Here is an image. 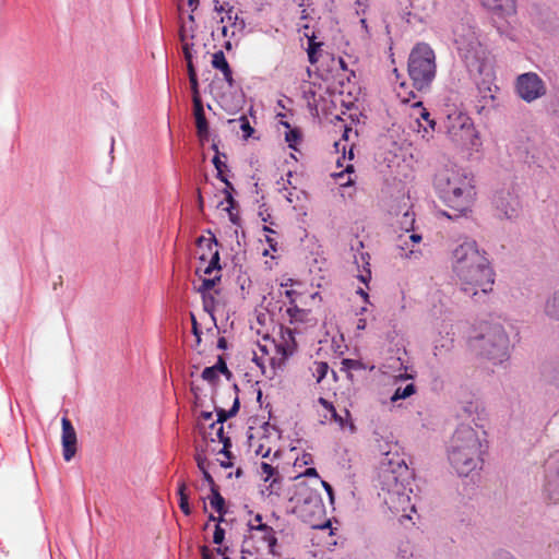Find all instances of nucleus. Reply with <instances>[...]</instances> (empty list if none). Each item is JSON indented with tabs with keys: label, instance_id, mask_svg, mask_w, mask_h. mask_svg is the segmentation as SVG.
<instances>
[{
	"label": "nucleus",
	"instance_id": "obj_1",
	"mask_svg": "<svg viewBox=\"0 0 559 559\" xmlns=\"http://www.w3.org/2000/svg\"><path fill=\"white\" fill-rule=\"evenodd\" d=\"M452 270L464 293L475 296L478 292L488 294L495 284V272L485 251L476 241L466 240L452 251Z\"/></svg>",
	"mask_w": 559,
	"mask_h": 559
},
{
	"label": "nucleus",
	"instance_id": "obj_2",
	"mask_svg": "<svg viewBox=\"0 0 559 559\" xmlns=\"http://www.w3.org/2000/svg\"><path fill=\"white\" fill-rule=\"evenodd\" d=\"M435 188L440 199L457 215H465L475 201L473 178L460 169L444 168L435 177Z\"/></svg>",
	"mask_w": 559,
	"mask_h": 559
},
{
	"label": "nucleus",
	"instance_id": "obj_3",
	"mask_svg": "<svg viewBox=\"0 0 559 559\" xmlns=\"http://www.w3.org/2000/svg\"><path fill=\"white\" fill-rule=\"evenodd\" d=\"M483 448L478 431L468 425H460L450 441L449 461L460 475L467 476L481 463Z\"/></svg>",
	"mask_w": 559,
	"mask_h": 559
},
{
	"label": "nucleus",
	"instance_id": "obj_4",
	"mask_svg": "<svg viewBox=\"0 0 559 559\" xmlns=\"http://www.w3.org/2000/svg\"><path fill=\"white\" fill-rule=\"evenodd\" d=\"M453 40L460 58L472 76L489 74L491 71L490 53L473 26L465 23L455 25Z\"/></svg>",
	"mask_w": 559,
	"mask_h": 559
},
{
	"label": "nucleus",
	"instance_id": "obj_5",
	"mask_svg": "<svg viewBox=\"0 0 559 559\" xmlns=\"http://www.w3.org/2000/svg\"><path fill=\"white\" fill-rule=\"evenodd\" d=\"M408 74L413 85L423 90L430 85L436 75V56L427 44H417L408 58Z\"/></svg>",
	"mask_w": 559,
	"mask_h": 559
},
{
	"label": "nucleus",
	"instance_id": "obj_6",
	"mask_svg": "<svg viewBox=\"0 0 559 559\" xmlns=\"http://www.w3.org/2000/svg\"><path fill=\"white\" fill-rule=\"evenodd\" d=\"M509 338L500 325L488 326L486 332L472 341V348L495 365L508 359Z\"/></svg>",
	"mask_w": 559,
	"mask_h": 559
},
{
	"label": "nucleus",
	"instance_id": "obj_7",
	"mask_svg": "<svg viewBox=\"0 0 559 559\" xmlns=\"http://www.w3.org/2000/svg\"><path fill=\"white\" fill-rule=\"evenodd\" d=\"M305 492H299L297 496L296 509L300 518L308 522L312 527L325 528L330 522L321 524L320 521L324 515V504L320 495L317 491L310 490L306 487L302 488Z\"/></svg>",
	"mask_w": 559,
	"mask_h": 559
},
{
	"label": "nucleus",
	"instance_id": "obj_8",
	"mask_svg": "<svg viewBox=\"0 0 559 559\" xmlns=\"http://www.w3.org/2000/svg\"><path fill=\"white\" fill-rule=\"evenodd\" d=\"M197 246L199 249H203L204 247L209 249V254L200 253L199 255L200 265L197 267V275H199V277L221 275L219 252L217 249L218 242L215 236H200L197 239Z\"/></svg>",
	"mask_w": 559,
	"mask_h": 559
},
{
	"label": "nucleus",
	"instance_id": "obj_9",
	"mask_svg": "<svg viewBox=\"0 0 559 559\" xmlns=\"http://www.w3.org/2000/svg\"><path fill=\"white\" fill-rule=\"evenodd\" d=\"M516 95L526 103H533L547 93L544 80L535 72L520 74L514 84Z\"/></svg>",
	"mask_w": 559,
	"mask_h": 559
},
{
	"label": "nucleus",
	"instance_id": "obj_10",
	"mask_svg": "<svg viewBox=\"0 0 559 559\" xmlns=\"http://www.w3.org/2000/svg\"><path fill=\"white\" fill-rule=\"evenodd\" d=\"M270 345L274 347V352L280 356L278 358H270L271 370L275 371V369L282 367L286 359L293 356L297 349L294 331L292 329L282 330L280 341L270 342Z\"/></svg>",
	"mask_w": 559,
	"mask_h": 559
},
{
	"label": "nucleus",
	"instance_id": "obj_11",
	"mask_svg": "<svg viewBox=\"0 0 559 559\" xmlns=\"http://www.w3.org/2000/svg\"><path fill=\"white\" fill-rule=\"evenodd\" d=\"M445 128L453 140L462 139L463 134H469L473 129L472 119L464 112L454 110L447 116Z\"/></svg>",
	"mask_w": 559,
	"mask_h": 559
},
{
	"label": "nucleus",
	"instance_id": "obj_12",
	"mask_svg": "<svg viewBox=\"0 0 559 559\" xmlns=\"http://www.w3.org/2000/svg\"><path fill=\"white\" fill-rule=\"evenodd\" d=\"M62 435V454L64 461L69 462L73 459L78 450V437L75 429L68 417L61 419Z\"/></svg>",
	"mask_w": 559,
	"mask_h": 559
},
{
	"label": "nucleus",
	"instance_id": "obj_13",
	"mask_svg": "<svg viewBox=\"0 0 559 559\" xmlns=\"http://www.w3.org/2000/svg\"><path fill=\"white\" fill-rule=\"evenodd\" d=\"M263 341L264 343L258 344V350L253 352L252 361L260 368L264 376L271 378L274 371L271 370L270 358H278L280 356L276 353L275 355H271L274 347L270 345V342H272L270 338L265 337Z\"/></svg>",
	"mask_w": 559,
	"mask_h": 559
},
{
	"label": "nucleus",
	"instance_id": "obj_14",
	"mask_svg": "<svg viewBox=\"0 0 559 559\" xmlns=\"http://www.w3.org/2000/svg\"><path fill=\"white\" fill-rule=\"evenodd\" d=\"M249 527L251 532L255 533L253 537L266 545L270 555L273 557L281 556L280 551L277 550L276 533L271 526L266 524L249 523Z\"/></svg>",
	"mask_w": 559,
	"mask_h": 559
},
{
	"label": "nucleus",
	"instance_id": "obj_15",
	"mask_svg": "<svg viewBox=\"0 0 559 559\" xmlns=\"http://www.w3.org/2000/svg\"><path fill=\"white\" fill-rule=\"evenodd\" d=\"M496 209L507 218H512L518 215L520 201L518 197L509 191L499 192L493 200Z\"/></svg>",
	"mask_w": 559,
	"mask_h": 559
},
{
	"label": "nucleus",
	"instance_id": "obj_16",
	"mask_svg": "<svg viewBox=\"0 0 559 559\" xmlns=\"http://www.w3.org/2000/svg\"><path fill=\"white\" fill-rule=\"evenodd\" d=\"M193 116L195 120L197 134L200 141H206L210 135V130L202 100L195 99V103L193 104Z\"/></svg>",
	"mask_w": 559,
	"mask_h": 559
},
{
	"label": "nucleus",
	"instance_id": "obj_17",
	"mask_svg": "<svg viewBox=\"0 0 559 559\" xmlns=\"http://www.w3.org/2000/svg\"><path fill=\"white\" fill-rule=\"evenodd\" d=\"M402 485L397 483L394 485L393 489H388V497H384L385 503L390 509L395 512L404 511V508H400L402 504L408 502V497L404 493H401Z\"/></svg>",
	"mask_w": 559,
	"mask_h": 559
},
{
	"label": "nucleus",
	"instance_id": "obj_18",
	"mask_svg": "<svg viewBox=\"0 0 559 559\" xmlns=\"http://www.w3.org/2000/svg\"><path fill=\"white\" fill-rule=\"evenodd\" d=\"M414 108L418 110L419 118H417V122L419 128L423 129V136H430L431 132L435 130L436 121L430 118V114L423 106L421 102H417Z\"/></svg>",
	"mask_w": 559,
	"mask_h": 559
},
{
	"label": "nucleus",
	"instance_id": "obj_19",
	"mask_svg": "<svg viewBox=\"0 0 559 559\" xmlns=\"http://www.w3.org/2000/svg\"><path fill=\"white\" fill-rule=\"evenodd\" d=\"M483 5L487 9L501 14L510 15L515 13V1L514 0H480Z\"/></svg>",
	"mask_w": 559,
	"mask_h": 559
},
{
	"label": "nucleus",
	"instance_id": "obj_20",
	"mask_svg": "<svg viewBox=\"0 0 559 559\" xmlns=\"http://www.w3.org/2000/svg\"><path fill=\"white\" fill-rule=\"evenodd\" d=\"M218 105L227 112L233 114L243 104L242 95H229L226 92L216 96Z\"/></svg>",
	"mask_w": 559,
	"mask_h": 559
},
{
	"label": "nucleus",
	"instance_id": "obj_21",
	"mask_svg": "<svg viewBox=\"0 0 559 559\" xmlns=\"http://www.w3.org/2000/svg\"><path fill=\"white\" fill-rule=\"evenodd\" d=\"M318 403L326 411V414L323 415L324 420L334 421L342 429L346 427L345 418L342 414L336 412V408L331 402L324 397H319Z\"/></svg>",
	"mask_w": 559,
	"mask_h": 559
},
{
	"label": "nucleus",
	"instance_id": "obj_22",
	"mask_svg": "<svg viewBox=\"0 0 559 559\" xmlns=\"http://www.w3.org/2000/svg\"><path fill=\"white\" fill-rule=\"evenodd\" d=\"M286 313L289 318L290 323H312L314 321L311 316V311L308 309L300 308L298 305L287 307Z\"/></svg>",
	"mask_w": 559,
	"mask_h": 559
},
{
	"label": "nucleus",
	"instance_id": "obj_23",
	"mask_svg": "<svg viewBox=\"0 0 559 559\" xmlns=\"http://www.w3.org/2000/svg\"><path fill=\"white\" fill-rule=\"evenodd\" d=\"M201 285L199 286L198 290L203 295L204 300V309L210 311V301L213 302V297L210 298L206 297V294L212 290L216 283L221 281V275H213V276H203L200 277Z\"/></svg>",
	"mask_w": 559,
	"mask_h": 559
},
{
	"label": "nucleus",
	"instance_id": "obj_24",
	"mask_svg": "<svg viewBox=\"0 0 559 559\" xmlns=\"http://www.w3.org/2000/svg\"><path fill=\"white\" fill-rule=\"evenodd\" d=\"M177 493L179 496V508L182 511L183 514L190 515L191 514V508L189 504V491L188 486L186 484L185 479L178 480V490Z\"/></svg>",
	"mask_w": 559,
	"mask_h": 559
},
{
	"label": "nucleus",
	"instance_id": "obj_25",
	"mask_svg": "<svg viewBox=\"0 0 559 559\" xmlns=\"http://www.w3.org/2000/svg\"><path fill=\"white\" fill-rule=\"evenodd\" d=\"M210 429L214 431L217 440L223 443V449L221 453H223L226 459H231V452L229 450L231 447V441L230 438L225 435L224 426L217 425L216 427H214L213 424H211Z\"/></svg>",
	"mask_w": 559,
	"mask_h": 559
},
{
	"label": "nucleus",
	"instance_id": "obj_26",
	"mask_svg": "<svg viewBox=\"0 0 559 559\" xmlns=\"http://www.w3.org/2000/svg\"><path fill=\"white\" fill-rule=\"evenodd\" d=\"M544 311L549 318L559 320V290L547 299Z\"/></svg>",
	"mask_w": 559,
	"mask_h": 559
},
{
	"label": "nucleus",
	"instance_id": "obj_27",
	"mask_svg": "<svg viewBox=\"0 0 559 559\" xmlns=\"http://www.w3.org/2000/svg\"><path fill=\"white\" fill-rule=\"evenodd\" d=\"M239 409V399L236 396L234 400V404L229 411L224 408H216L217 420L213 423V426L223 425L228 418L235 416Z\"/></svg>",
	"mask_w": 559,
	"mask_h": 559
},
{
	"label": "nucleus",
	"instance_id": "obj_28",
	"mask_svg": "<svg viewBox=\"0 0 559 559\" xmlns=\"http://www.w3.org/2000/svg\"><path fill=\"white\" fill-rule=\"evenodd\" d=\"M221 155H223L224 157H226L225 154H221L219 152H217V154H215V156L213 157V165L215 167V169L217 170V178L225 183V186L227 188H230L233 189V185L231 182L227 179V177L224 175V169L227 168V165L225 164V162H223L221 159Z\"/></svg>",
	"mask_w": 559,
	"mask_h": 559
},
{
	"label": "nucleus",
	"instance_id": "obj_29",
	"mask_svg": "<svg viewBox=\"0 0 559 559\" xmlns=\"http://www.w3.org/2000/svg\"><path fill=\"white\" fill-rule=\"evenodd\" d=\"M546 491L550 500L555 502L559 500V471L555 475L549 476Z\"/></svg>",
	"mask_w": 559,
	"mask_h": 559
},
{
	"label": "nucleus",
	"instance_id": "obj_30",
	"mask_svg": "<svg viewBox=\"0 0 559 559\" xmlns=\"http://www.w3.org/2000/svg\"><path fill=\"white\" fill-rule=\"evenodd\" d=\"M283 124L288 129L285 134V140L288 143V146L297 150V145L301 142V132L297 128H290L288 122H283Z\"/></svg>",
	"mask_w": 559,
	"mask_h": 559
},
{
	"label": "nucleus",
	"instance_id": "obj_31",
	"mask_svg": "<svg viewBox=\"0 0 559 559\" xmlns=\"http://www.w3.org/2000/svg\"><path fill=\"white\" fill-rule=\"evenodd\" d=\"M228 123L229 124H233V123L239 124V128L241 129V131L243 133L242 134L243 140H248L254 133V128L251 127L249 119L245 115H242L238 119H229Z\"/></svg>",
	"mask_w": 559,
	"mask_h": 559
},
{
	"label": "nucleus",
	"instance_id": "obj_32",
	"mask_svg": "<svg viewBox=\"0 0 559 559\" xmlns=\"http://www.w3.org/2000/svg\"><path fill=\"white\" fill-rule=\"evenodd\" d=\"M212 496L210 497V504L213 509H215L219 514H224L225 511V500L218 491V488H212Z\"/></svg>",
	"mask_w": 559,
	"mask_h": 559
},
{
	"label": "nucleus",
	"instance_id": "obj_33",
	"mask_svg": "<svg viewBox=\"0 0 559 559\" xmlns=\"http://www.w3.org/2000/svg\"><path fill=\"white\" fill-rule=\"evenodd\" d=\"M416 392V386L413 383L407 384L404 389L397 388L391 397L392 402L397 400L407 399Z\"/></svg>",
	"mask_w": 559,
	"mask_h": 559
},
{
	"label": "nucleus",
	"instance_id": "obj_34",
	"mask_svg": "<svg viewBox=\"0 0 559 559\" xmlns=\"http://www.w3.org/2000/svg\"><path fill=\"white\" fill-rule=\"evenodd\" d=\"M313 377L317 379V382H321L328 374L329 365L324 361H316L313 364Z\"/></svg>",
	"mask_w": 559,
	"mask_h": 559
},
{
	"label": "nucleus",
	"instance_id": "obj_35",
	"mask_svg": "<svg viewBox=\"0 0 559 559\" xmlns=\"http://www.w3.org/2000/svg\"><path fill=\"white\" fill-rule=\"evenodd\" d=\"M260 468L261 477L265 483L280 475L278 471L269 463L262 462Z\"/></svg>",
	"mask_w": 559,
	"mask_h": 559
},
{
	"label": "nucleus",
	"instance_id": "obj_36",
	"mask_svg": "<svg viewBox=\"0 0 559 559\" xmlns=\"http://www.w3.org/2000/svg\"><path fill=\"white\" fill-rule=\"evenodd\" d=\"M212 66H213V68L221 70V71L227 70V68L229 67V64L225 58V55L222 50H218L213 55Z\"/></svg>",
	"mask_w": 559,
	"mask_h": 559
},
{
	"label": "nucleus",
	"instance_id": "obj_37",
	"mask_svg": "<svg viewBox=\"0 0 559 559\" xmlns=\"http://www.w3.org/2000/svg\"><path fill=\"white\" fill-rule=\"evenodd\" d=\"M341 364H342L341 370L347 371V372H350L353 370L365 369L364 364L360 360H356V359L346 358V359H343Z\"/></svg>",
	"mask_w": 559,
	"mask_h": 559
},
{
	"label": "nucleus",
	"instance_id": "obj_38",
	"mask_svg": "<svg viewBox=\"0 0 559 559\" xmlns=\"http://www.w3.org/2000/svg\"><path fill=\"white\" fill-rule=\"evenodd\" d=\"M320 47H321V43L314 41L313 38L309 39L307 52H308L309 62L311 64H316L318 62L317 52L320 49Z\"/></svg>",
	"mask_w": 559,
	"mask_h": 559
},
{
	"label": "nucleus",
	"instance_id": "obj_39",
	"mask_svg": "<svg viewBox=\"0 0 559 559\" xmlns=\"http://www.w3.org/2000/svg\"><path fill=\"white\" fill-rule=\"evenodd\" d=\"M397 96L401 98L403 103H408L411 99L416 98V94L414 91H408L405 83H401L399 90H397Z\"/></svg>",
	"mask_w": 559,
	"mask_h": 559
},
{
	"label": "nucleus",
	"instance_id": "obj_40",
	"mask_svg": "<svg viewBox=\"0 0 559 559\" xmlns=\"http://www.w3.org/2000/svg\"><path fill=\"white\" fill-rule=\"evenodd\" d=\"M202 379L210 383H215L218 379L217 367H206L202 371Z\"/></svg>",
	"mask_w": 559,
	"mask_h": 559
},
{
	"label": "nucleus",
	"instance_id": "obj_41",
	"mask_svg": "<svg viewBox=\"0 0 559 559\" xmlns=\"http://www.w3.org/2000/svg\"><path fill=\"white\" fill-rule=\"evenodd\" d=\"M270 485L267 486L266 490L269 491V495H280V491L282 489V479L280 475L271 478Z\"/></svg>",
	"mask_w": 559,
	"mask_h": 559
},
{
	"label": "nucleus",
	"instance_id": "obj_42",
	"mask_svg": "<svg viewBox=\"0 0 559 559\" xmlns=\"http://www.w3.org/2000/svg\"><path fill=\"white\" fill-rule=\"evenodd\" d=\"M180 40L182 43V50H183V55H185V59L186 61H189V60H192V53H191V46L188 41H187V36L185 34V32L181 29L180 32Z\"/></svg>",
	"mask_w": 559,
	"mask_h": 559
},
{
	"label": "nucleus",
	"instance_id": "obj_43",
	"mask_svg": "<svg viewBox=\"0 0 559 559\" xmlns=\"http://www.w3.org/2000/svg\"><path fill=\"white\" fill-rule=\"evenodd\" d=\"M285 296L288 298V307H293V305H298V299L302 296V293H300L297 289H287L285 292Z\"/></svg>",
	"mask_w": 559,
	"mask_h": 559
},
{
	"label": "nucleus",
	"instance_id": "obj_44",
	"mask_svg": "<svg viewBox=\"0 0 559 559\" xmlns=\"http://www.w3.org/2000/svg\"><path fill=\"white\" fill-rule=\"evenodd\" d=\"M384 455H385V459L381 463L382 466H385V465H388V466L396 465L399 469H404V471L407 469V466L404 464L403 460H396L394 462L393 459L389 457L390 452H385Z\"/></svg>",
	"mask_w": 559,
	"mask_h": 559
},
{
	"label": "nucleus",
	"instance_id": "obj_45",
	"mask_svg": "<svg viewBox=\"0 0 559 559\" xmlns=\"http://www.w3.org/2000/svg\"><path fill=\"white\" fill-rule=\"evenodd\" d=\"M263 230L267 234H275V231L267 226H264ZM265 241L267 242L270 250H272L273 252L277 251V241L273 237H271L270 235H266Z\"/></svg>",
	"mask_w": 559,
	"mask_h": 559
},
{
	"label": "nucleus",
	"instance_id": "obj_46",
	"mask_svg": "<svg viewBox=\"0 0 559 559\" xmlns=\"http://www.w3.org/2000/svg\"><path fill=\"white\" fill-rule=\"evenodd\" d=\"M191 92H192V103H195V99L202 100L199 92V83L198 78L189 79Z\"/></svg>",
	"mask_w": 559,
	"mask_h": 559
},
{
	"label": "nucleus",
	"instance_id": "obj_47",
	"mask_svg": "<svg viewBox=\"0 0 559 559\" xmlns=\"http://www.w3.org/2000/svg\"><path fill=\"white\" fill-rule=\"evenodd\" d=\"M225 537V531L219 525L215 526V531L213 534V542L214 544L221 545Z\"/></svg>",
	"mask_w": 559,
	"mask_h": 559
},
{
	"label": "nucleus",
	"instance_id": "obj_48",
	"mask_svg": "<svg viewBox=\"0 0 559 559\" xmlns=\"http://www.w3.org/2000/svg\"><path fill=\"white\" fill-rule=\"evenodd\" d=\"M191 322H192V333L195 336L197 344L199 345L201 343V331L199 329L198 321L193 313H191Z\"/></svg>",
	"mask_w": 559,
	"mask_h": 559
},
{
	"label": "nucleus",
	"instance_id": "obj_49",
	"mask_svg": "<svg viewBox=\"0 0 559 559\" xmlns=\"http://www.w3.org/2000/svg\"><path fill=\"white\" fill-rule=\"evenodd\" d=\"M224 80L226 81L228 88H234L235 86V80L233 78V71L230 67L227 68V70H223Z\"/></svg>",
	"mask_w": 559,
	"mask_h": 559
},
{
	"label": "nucleus",
	"instance_id": "obj_50",
	"mask_svg": "<svg viewBox=\"0 0 559 559\" xmlns=\"http://www.w3.org/2000/svg\"><path fill=\"white\" fill-rule=\"evenodd\" d=\"M231 190H233V189L227 188V187H226V188H225V190H224L225 195H226V197H225V201H226V202H227V204H228V206H227V209H226L227 211H230V210L234 207L235 203H236L235 199H234V198H233V195H231Z\"/></svg>",
	"mask_w": 559,
	"mask_h": 559
},
{
	"label": "nucleus",
	"instance_id": "obj_51",
	"mask_svg": "<svg viewBox=\"0 0 559 559\" xmlns=\"http://www.w3.org/2000/svg\"><path fill=\"white\" fill-rule=\"evenodd\" d=\"M213 367H217V372H222V373H229V370L226 366V362L225 360L223 359L222 356L218 357V360H217V364L214 365Z\"/></svg>",
	"mask_w": 559,
	"mask_h": 559
},
{
	"label": "nucleus",
	"instance_id": "obj_52",
	"mask_svg": "<svg viewBox=\"0 0 559 559\" xmlns=\"http://www.w3.org/2000/svg\"><path fill=\"white\" fill-rule=\"evenodd\" d=\"M195 461H197V464H198V467L200 468L201 472H204L206 471V459L203 457L202 455L198 454L195 456Z\"/></svg>",
	"mask_w": 559,
	"mask_h": 559
},
{
	"label": "nucleus",
	"instance_id": "obj_53",
	"mask_svg": "<svg viewBox=\"0 0 559 559\" xmlns=\"http://www.w3.org/2000/svg\"><path fill=\"white\" fill-rule=\"evenodd\" d=\"M342 415L345 418L346 426H348L350 428V430L354 431L355 430V425H354V423L350 419L349 411L345 408Z\"/></svg>",
	"mask_w": 559,
	"mask_h": 559
},
{
	"label": "nucleus",
	"instance_id": "obj_54",
	"mask_svg": "<svg viewBox=\"0 0 559 559\" xmlns=\"http://www.w3.org/2000/svg\"><path fill=\"white\" fill-rule=\"evenodd\" d=\"M202 474H203L204 480L210 485L211 489L212 488H217V486L215 485V481H214L212 475L209 473L207 469L202 472Z\"/></svg>",
	"mask_w": 559,
	"mask_h": 559
},
{
	"label": "nucleus",
	"instance_id": "obj_55",
	"mask_svg": "<svg viewBox=\"0 0 559 559\" xmlns=\"http://www.w3.org/2000/svg\"><path fill=\"white\" fill-rule=\"evenodd\" d=\"M187 69H188L189 79L198 78L192 60L187 61Z\"/></svg>",
	"mask_w": 559,
	"mask_h": 559
},
{
	"label": "nucleus",
	"instance_id": "obj_56",
	"mask_svg": "<svg viewBox=\"0 0 559 559\" xmlns=\"http://www.w3.org/2000/svg\"><path fill=\"white\" fill-rule=\"evenodd\" d=\"M200 549H201L202 559H213L212 552L207 546H202Z\"/></svg>",
	"mask_w": 559,
	"mask_h": 559
},
{
	"label": "nucleus",
	"instance_id": "obj_57",
	"mask_svg": "<svg viewBox=\"0 0 559 559\" xmlns=\"http://www.w3.org/2000/svg\"><path fill=\"white\" fill-rule=\"evenodd\" d=\"M321 483H322L323 488L328 492L331 501H333V488H332V486L328 481H325V480H322Z\"/></svg>",
	"mask_w": 559,
	"mask_h": 559
},
{
	"label": "nucleus",
	"instance_id": "obj_58",
	"mask_svg": "<svg viewBox=\"0 0 559 559\" xmlns=\"http://www.w3.org/2000/svg\"><path fill=\"white\" fill-rule=\"evenodd\" d=\"M394 474H395V469L394 468H392L391 471L383 469V476L384 477H386L388 479L392 478V479H394L396 481L397 477Z\"/></svg>",
	"mask_w": 559,
	"mask_h": 559
},
{
	"label": "nucleus",
	"instance_id": "obj_59",
	"mask_svg": "<svg viewBox=\"0 0 559 559\" xmlns=\"http://www.w3.org/2000/svg\"><path fill=\"white\" fill-rule=\"evenodd\" d=\"M294 285H300V284L293 278H288L284 283L281 284L282 287H293Z\"/></svg>",
	"mask_w": 559,
	"mask_h": 559
},
{
	"label": "nucleus",
	"instance_id": "obj_60",
	"mask_svg": "<svg viewBox=\"0 0 559 559\" xmlns=\"http://www.w3.org/2000/svg\"><path fill=\"white\" fill-rule=\"evenodd\" d=\"M353 171H354V165H352V164H347V165L345 166L344 170H343V171H341L340 174H337L336 176H337V177H343L344 173H346V174H352Z\"/></svg>",
	"mask_w": 559,
	"mask_h": 559
},
{
	"label": "nucleus",
	"instance_id": "obj_61",
	"mask_svg": "<svg viewBox=\"0 0 559 559\" xmlns=\"http://www.w3.org/2000/svg\"><path fill=\"white\" fill-rule=\"evenodd\" d=\"M304 476H314V477H318V472L314 467H309L305 471V473L302 474Z\"/></svg>",
	"mask_w": 559,
	"mask_h": 559
},
{
	"label": "nucleus",
	"instance_id": "obj_62",
	"mask_svg": "<svg viewBox=\"0 0 559 559\" xmlns=\"http://www.w3.org/2000/svg\"><path fill=\"white\" fill-rule=\"evenodd\" d=\"M217 347L219 349H226L227 348V341L225 337H219L217 341Z\"/></svg>",
	"mask_w": 559,
	"mask_h": 559
},
{
	"label": "nucleus",
	"instance_id": "obj_63",
	"mask_svg": "<svg viewBox=\"0 0 559 559\" xmlns=\"http://www.w3.org/2000/svg\"><path fill=\"white\" fill-rule=\"evenodd\" d=\"M198 205H199L200 211H203L204 201H203L200 190H198Z\"/></svg>",
	"mask_w": 559,
	"mask_h": 559
},
{
	"label": "nucleus",
	"instance_id": "obj_64",
	"mask_svg": "<svg viewBox=\"0 0 559 559\" xmlns=\"http://www.w3.org/2000/svg\"><path fill=\"white\" fill-rule=\"evenodd\" d=\"M409 239L413 241V242H419L421 240V236L418 235V234H412L409 236Z\"/></svg>",
	"mask_w": 559,
	"mask_h": 559
}]
</instances>
